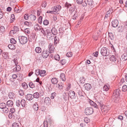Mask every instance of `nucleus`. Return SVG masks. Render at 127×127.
<instances>
[{"instance_id":"c9c22d12","label":"nucleus","mask_w":127,"mask_h":127,"mask_svg":"<svg viewBox=\"0 0 127 127\" xmlns=\"http://www.w3.org/2000/svg\"><path fill=\"white\" fill-rule=\"evenodd\" d=\"M30 16L31 20L32 21H34L36 19V16L34 15L31 14Z\"/></svg>"},{"instance_id":"603ef678","label":"nucleus","mask_w":127,"mask_h":127,"mask_svg":"<svg viewBox=\"0 0 127 127\" xmlns=\"http://www.w3.org/2000/svg\"><path fill=\"white\" fill-rule=\"evenodd\" d=\"M72 53L71 52H68L66 54V56L68 57H71L72 56Z\"/></svg>"},{"instance_id":"1a4fd4ad","label":"nucleus","mask_w":127,"mask_h":127,"mask_svg":"<svg viewBox=\"0 0 127 127\" xmlns=\"http://www.w3.org/2000/svg\"><path fill=\"white\" fill-rule=\"evenodd\" d=\"M61 6L60 5H57L52 8L54 12H58L61 10Z\"/></svg>"},{"instance_id":"a211bd4d","label":"nucleus","mask_w":127,"mask_h":127,"mask_svg":"<svg viewBox=\"0 0 127 127\" xmlns=\"http://www.w3.org/2000/svg\"><path fill=\"white\" fill-rule=\"evenodd\" d=\"M19 31V29L18 27L16 26H14L13 29V30L11 31V32H12V33L13 34L15 33L16 32H18Z\"/></svg>"},{"instance_id":"e433bc0d","label":"nucleus","mask_w":127,"mask_h":127,"mask_svg":"<svg viewBox=\"0 0 127 127\" xmlns=\"http://www.w3.org/2000/svg\"><path fill=\"white\" fill-rule=\"evenodd\" d=\"M8 47L10 49H14L15 48V46L13 44H9L8 45Z\"/></svg>"},{"instance_id":"39448f33","label":"nucleus","mask_w":127,"mask_h":127,"mask_svg":"<svg viewBox=\"0 0 127 127\" xmlns=\"http://www.w3.org/2000/svg\"><path fill=\"white\" fill-rule=\"evenodd\" d=\"M93 112V109L92 108H87L85 110V113L86 115H90Z\"/></svg>"},{"instance_id":"423d86ee","label":"nucleus","mask_w":127,"mask_h":127,"mask_svg":"<svg viewBox=\"0 0 127 127\" xmlns=\"http://www.w3.org/2000/svg\"><path fill=\"white\" fill-rule=\"evenodd\" d=\"M76 92L78 94L79 96H84L83 94L84 93L82 91V89L80 88H77L76 90Z\"/></svg>"},{"instance_id":"5701e85b","label":"nucleus","mask_w":127,"mask_h":127,"mask_svg":"<svg viewBox=\"0 0 127 127\" xmlns=\"http://www.w3.org/2000/svg\"><path fill=\"white\" fill-rule=\"evenodd\" d=\"M8 96L10 99H13L15 96V94L12 92H10L9 93Z\"/></svg>"},{"instance_id":"a18cd8bd","label":"nucleus","mask_w":127,"mask_h":127,"mask_svg":"<svg viewBox=\"0 0 127 127\" xmlns=\"http://www.w3.org/2000/svg\"><path fill=\"white\" fill-rule=\"evenodd\" d=\"M43 23L45 25H47L49 24V21L47 20H45L43 21Z\"/></svg>"},{"instance_id":"37998d69","label":"nucleus","mask_w":127,"mask_h":127,"mask_svg":"<svg viewBox=\"0 0 127 127\" xmlns=\"http://www.w3.org/2000/svg\"><path fill=\"white\" fill-rule=\"evenodd\" d=\"M29 86L30 88H33L35 87V86L34 84H33L32 82H30L29 84Z\"/></svg>"},{"instance_id":"72a5a7b5","label":"nucleus","mask_w":127,"mask_h":127,"mask_svg":"<svg viewBox=\"0 0 127 127\" xmlns=\"http://www.w3.org/2000/svg\"><path fill=\"white\" fill-rule=\"evenodd\" d=\"M109 59L111 61L113 62L115 61L116 60V58L113 55H112L110 57Z\"/></svg>"},{"instance_id":"a19ab883","label":"nucleus","mask_w":127,"mask_h":127,"mask_svg":"<svg viewBox=\"0 0 127 127\" xmlns=\"http://www.w3.org/2000/svg\"><path fill=\"white\" fill-rule=\"evenodd\" d=\"M85 79L83 77H81L80 79V82L81 83H85Z\"/></svg>"},{"instance_id":"69168bd1","label":"nucleus","mask_w":127,"mask_h":127,"mask_svg":"<svg viewBox=\"0 0 127 127\" xmlns=\"http://www.w3.org/2000/svg\"><path fill=\"white\" fill-rule=\"evenodd\" d=\"M29 16L28 14H26L24 15V18L26 20H27L29 18Z\"/></svg>"},{"instance_id":"79ce46f5","label":"nucleus","mask_w":127,"mask_h":127,"mask_svg":"<svg viewBox=\"0 0 127 127\" xmlns=\"http://www.w3.org/2000/svg\"><path fill=\"white\" fill-rule=\"evenodd\" d=\"M21 101L19 100H16V105L18 106L19 107L20 106L21 104Z\"/></svg>"},{"instance_id":"338daca9","label":"nucleus","mask_w":127,"mask_h":127,"mask_svg":"<svg viewBox=\"0 0 127 127\" xmlns=\"http://www.w3.org/2000/svg\"><path fill=\"white\" fill-rule=\"evenodd\" d=\"M24 32L26 33H27L28 34L30 33V32L29 31V29L27 28L24 30Z\"/></svg>"},{"instance_id":"cd10ccee","label":"nucleus","mask_w":127,"mask_h":127,"mask_svg":"<svg viewBox=\"0 0 127 127\" xmlns=\"http://www.w3.org/2000/svg\"><path fill=\"white\" fill-rule=\"evenodd\" d=\"M21 104L22 107H25L26 104V101L24 99H22L21 100Z\"/></svg>"},{"instance_id":"58836bf2","label":"nucleus","mask_w":127,"mask_h":127,"mask_svg":"<svg viewBox=\"0 0 127 127\" xmlns=\"http://www.w3.org/2000/svg\"><path fill=\"white\" fill-rule=\"evenodd\" d=\"M2 109L3 112L5 113H7L8 111V109L6 107H5L4 108H3Z\"/></svg>"},{"instance_id":"473e14b6","label":"nucleus","mask_w":127,"mask_h":127,"mask_svg":"<svg viewBox=\"0 0 127 127\" xmlns=\"http://www.w3.org/2000/svg\"><path fill=\"white\" fill-rule=\"evenodd\" d=\"M6 107V105L4 103H0V108L2 109Z\"/></svg>"},{"instance_id":"c85d7f7f","label":"nucleus","mask_w":127,"mask_h":127,"mask_svg":"<svg viewBox=\"0 0 127 127\" xmlns=\"http://www.w3.org/2000/svg\"><path fill=\"white\" fill-rule=\"evenodd\" d=\"M122 58L123 60H127V54L125 53L122 56Z\"/></svg>"},{"instance_id":"4468645a","label":"nucleus","mask_w":127,"mask_h":127,"mask_svg":"<svg viewBox=\"0 0 127 127\" xmlns=\"http://www.w3.org/2000/svg\"><path fill=\"white\" fill-rule=\"evenodd\" d=\"M84 87H85V89L87 90H89L91 88V85L88 83L85 84L84 86Z\"/></svg>"},{"instance_id":"393cba45","label":"nucleus","mask_w":127,"mask_h":127,"mask_svg":"<svg viewBox=\"0 0 127 127\" xmlns=\"http://www.w3.org/2000/svg\"><path fill=\"white\" fill-rule=\"evenodd\" d=\"M60 77L61 79H62L63 81H65L66 79L65 78V74L63 73H61L60 74Z\"/></svg>"},{"instance_id":"052dcab7","label":"nucleus","mask_w":127,"mask_h":127,"mask_svg":"<svg viewBox=\"0 0 127 127\" xmlns=\"http://www.w3.org/2000/svg\"><path fill=\"white\" fill-rule=\"evenodd\" d=\"M31 23L30 22H29L27 21H25L24 22V24L27 26H30Z\"/></svg>"},{"instance_id":"7c9ffc66","label":"nucleus","mask_w":127,"mask_h":127,"mask_svg":"<svg viewBox=\"0 0 127 127\" xmlns=\"http://www.w3.org/2000/svg\"><path fill=\"white\" fill-rule=\"evenodd\" d=\"M78 16V13L76 11L75 13L72 16V19L74 20H76Z\"/></svg>"},{"instance_id":"ea45409f","label":"nucleus","mask_w":127,"mask_h":127,"mask_svg":"<svg viewBox=\"0 0 127 127\" xmlns=\"http://www.w3.org/2000/svg\"><path fill=\"white\" fill-rule=\"evenodd\" d=\"M87 4L90 6H91L93 3V0H87Z\"/></svg>"},{"instance_id":"ddd939ff","label":"nucleus","mask_w":127,"mask_h":127,"mask_svg":"<svg viewBox=\"0 0 127 127\" xmlns=\"http://www.w3.org/2000/svg\"><path fill=\"white\" fill-rule=\"evenodd\" d=\"M68 95L71 98H74L75 97V93L74 91H69L68 93Z\"/></svg>"},{"instance_id":"2eb2a0df","label":"nucleus","mask_w":127,"mask_h":127,"mask_svg":"<svg viewBox=\"0 0 127 127\" xmlns=\"http://www.w3.org/2000/svg\"><path fill=\"white\" fill-rule=\"evenodd\" d=\"M26 98L27 100L30 101L33 98V97L32 95L28 94L26 96Z\"/></svg>"},{"instance_id":"c756f323","label":"nucleus","mask_w":127,"mask_h":127,"mask_svg":"<svg viewBox=\"0 0 127 127\" xmlns=\"http://www.w3.org/2000/svg\"><path fill=\"white\" fill-rule=\"evenodd\" d=\"M35 51L37 53H40L41 51V50L39 47H36L35 49Z\"/></svg>"},{"instance_id":"b1692460","label":"nucleus","mask_w":127,"mask_h":127,"mask_svg":"<svg viewBox=\"0 0 127 127\" xmlns=\"http://www.w3.org/2000/svg\"><path fill=\"white\" fill-rule=\"evenodd\" d=\"M51 31L53 35H56L57 33V31L55 28H53L52 29Z\"/></svg>"},{"instance_id":"49530a36","label":"nucleus","mask_w":127,"mask_h":127,"mask_svg":"<svg viewBox=\"0 0 127 127\" xmlns=\"http://www.w3.org/2000/svg\"><path fill=\"white\" fill-rule=\"evenodd\" d=\"M10 41L11 43H12L13 44H15L16 43V41L14 38H11L10 39Z\"/></svg>"},{"instance_id":"aec40b11","label":"nucleus","mask_w":127,"mask_h":127,"mask_svg":"<svg viewBox=\"0 0 127 127\" xmlns=\"http://www.w3.org/2000/svg\"><path fill=\"white\" fill-rule=\"evenodd\" d=\"M17 79L19 81H21L23 79V75L21 74H17Z\"/></svg>"},{"instance_id":"3c124183","label":"nucleus","mask_w":127,"mask_h":127,"mask_svg":"<svg viewBox=\"0 0 127 127\" xmlns=\"http://www.w3.org/2000/svg\"><path fill=\"white\" fill-rule=\"evenodd\" d=\"M40 70L39 69H38L35 70V74L36 75H38L40 74Z\"/></svg>"},{"instance_id":"f8f14e48","label":"nucleus","mask_w":127,"mask_h":127,"mask_svg":"<svg viewBox=\"0 0 127 127\" xmlns=\"http://www.w3.org/2000/svg\"><path fill=\"white\" fill-rule=\"evenodd\" d=\"M45 36H47V39L49 40L52 39L54 37L53 35L51 32L47 34H46Z\"/></svg>"},{"instance_id":"f03ea898","label":"nucleus","mask_w":127,"mask_h":127,"mask_svg":"<svg viewBox=\"0 0 127 127\" xmlns=\"http://www.w3.org/2000/svg\"><path fill=\"white\" fill-rule=\"evenodd\" d=\"M120 92V91L119 89H116L114 91L112 96V98L114 102H116L118 100V97L119 95Z\"/></svg>"},{"instance_id":"4d7b16f0","label":"nucleus","mask_w":127,"mask_h":127,"mask_svg":"<svg viewBox=\"0 0 127 127\" xmlns=\"http://www.w3.org/2000/svg\"><path fill=\"white\" fill-rule=\"evenodd\" d=\"M41 32L43 34V35L45 36L46 35V33L45 32V31L43 29L42 27L41 28Z\"/></svg>"},{"instance_id":"4be33fe9","label":"nucleus","mask_w":127,"mask_h":127,"mask_svg":"<svg viewBox=\"0 0 127 127\" xmlns=\"http://www.w3.org/2000/svg\"><path fill=\"white\" fill-rule=\"evenodd\" d=\"M13 102L11 100H9L6 102V105L8 107H12L13 105Z\"/></svg>"},{"instance_id":"2f4dec72","label":"nucleus","mask_w":127,"mask_h":127,"mask_svg":"<svg viewBox=\"0 0 127 127\" xmlns=\"http://www.w3.org/2000/svg\"><path fill=\"white\" fill-rule=\"evenodd\" d=\"M33 97H34L35 98H38L39 97V95L38 92H36L34 93L33 94Z\"/></svg>"},{"instance_id":"4c0bfd02","label":"nucleus","mask_w":127,"mask_h":127,"mask_svg":"<svg viewBox=\"0 0 127 127\" xmlns=\"http://www.w3.org/2000/svg\"><path fill=\"white\" fill-rule=\"evenodd\" d=\"M22 85L23 88L25 89H27L28 88L27 84L25 82L23 83Z\"/></svg>"},{"instance_id":"864d4df0","label":"nucleus","mask_w":127,"mask_h":127,"mask_svg":"<svg viewBox=\"0 0 127 127\" xmlns=\"http://www.w3.org/2000/svg\"><path fill=\"white\" fill-rule=\"evenodd\" d=\"M108 89L109 88L107 86L105 85L103 87V90L104 91H107Z\"/></svg>"},{"instance_id":"7ed1b4c3","label":"nucleus","mask_w":127,"mask_h":127,"mask_svg":"<svg viewBox=\"0 0 127 127\" xmlns=\"http://www.w3.org/2000/svg\"><path fill=\"white\" fill-rule=\"evenodd\" d=\"M19 42L22 44H25L28 41L27 37L24 36H20L18 37Z\"/></svg>"},{"instance_id":"e2e57ef3","label":"nucleus","mask_w":127,"mask_h":127,"mask_svg":"<svg viewBox=\"0 0 127 127\" xmlns=\"http://www.w3.org/2000/svg\"><path fill=\"white\" fill-rule=\"evenodd\" d=\"M109 37L111 39H112L114 38V35L112 33H109Z\"/></svg>"},{"instance_id":"09e8293b","label":"nucleus","mask_w":127,"mask_h":127,"mask_svg":"<svg viewBox=\"0 0 127 127\" xmlns=\"http://www.w3.org/2000/svg\"><path fill=\"white\" fill-rule=\"evenodd\" d=\"M42 17L41 16H40L39 17L38 21L39 23V24H41L42 23Z\"/></svg>"},{"instance_id":"bf43d9fd","label":"nucleus","mask_w":127,"mask_h":127,"mask_svg":"<svg viewBox=\"0 0 127 127\" xmlns=\"http://www.w3.org/2000/svg\"><path fill=\"white\" fill-rule=\"evenodd\" d=\"M13 127H19L18 124L17 123H14L12 124Z\"/></svg>"},{"instance_id":"8fccbe9b","label":"nucleus","mask_w":127,"mask_h":127,"mask_svg":"<svg viewBox=\"0 0 127 127\" xmlns=\"http://www.w3.org/2000/svg\"><path fill=\"white\" fill-rule=\"evenodd\" d=\"M127 90V86L126 85H124L122 87V91L125 92Z\"/></svg>"},{"instance_id":"13d9d810","label":"nucleus","mask_w":127,"mask_h":127,"mask_svg":"<svg viewBox=\"0 0 127 127\" xmlns=\"http://www.w3.org/2000/svg\"><path fill=\"white\" fill-rule=\"evenodd\" d=\"M84 120L85 122L86 123H89L90 121V119L87 118H85Z\"/></svg>"},{"instance_id":"a878e982","label":"nucleus","mask_w":127,"mask_h":127,"mask_svg":"<svg viewBox=\"0 0 127 127\" xmlns=\"http://www.w3.org/2000/svg\"><path fill=\"white\" fill-rule=\"evenodd\" d=\"M52 83L54 84H57L58 82V81L56 78H52L51 80Z\"/></svg>"},{"instance_id":"5fc2aeb1","label":"nucleus","mask_w":127,"mask_h":127,"mask_svg":"<svg viewBox=\"0 0 127 127\" xmlns=\"http://www.w3.org/2000/svg\"><path fill=\"white\" fill-rule=\"evenodd\" d=\"M2 56L5 59L7 58V57H8L7 53L5 52L3 53L2 54Z\"/></svg>"},{"instance_id":"f257e3e1","label":"nucleus","mask_w":127,"mask_h":127,"mask_svg":"<svg viewBox=\"0 0 127 127\" xmlns=\"http://www.w3.org/2000/svg\"><path fill=\"white\" fill-rule=\"evenodd\" d=\"M98 104L99 107L101 109L102 112L105 113H107L110 109V107L108 106H105L103 105L102 102L101 101L98 102Z\"/></svg>"},{"instance_id":"bb28decb","label":"nucleus","mask_w":127,"mask_h":127,"mask_svg":"<svg viewBox=\"0 0 127 127\" xmlns=\"http://www.w3.org/2000/svg\"><path fill=\"white\" fill-rule=\"evenodd\" d=\"M46 73L45 70H41L39 75L43 77L46 75Z\"/></svg>"},{"instance_id":"0e129e2a","label":"nucleus","mask_w":127,"mask_h":127,"mask_svg":"<svg viewBox=\"0 0 127 127\" xmlns=\"http://www.w3.org/2000/svg\"><path fill=\"white\" fill-rule=\"evenodd\" d=\"M3 16V13L2 12L0 9V19L2 18Z\"/></svg>"},{"instance_id":"774afa93","label":"nucleus","mask_w":127,"mask_h":127,"mask_svg":"<svg viewBox=\"0 0 127 127\" xmlns=\"http://www.w3.org/2000/svg\"><path fill=\"white\" fill-rule=\"evenodd\" d=\"M74 11V9L72 7L70 8L69 9V11L71 13H72V12H73Z\"/></svg>"},{"instance_id":"dca6fc26","label":"nucleus","mask_w":127,"mask_h":127,"mask_svg":"<svg viewBox=\"0 0 127 127\" xmlns=\"http://www.w3.org/2000/svg\"><path fill=\"white\" fill-rule=\"evenodd\" d=\"M54 45H52L51 43L49 44V52L50 53H52L54 52Z\"/></svg>"},{"instance_id":"412c9836","label":"nucleus","mask_w":127,"mask_h":127,"mask_svg":"<svg viewBox=\"0 0 127 127\" xmlns=\"http://www.w3.org/2000/svg\"><path fill=\"white\" fill-rule=\"evenodd\" d=\"M34 29L35 31H40L41 30V28L37 24H35L34 26Z\"/></svg>"},{"instance_id":"680f3d73","label":"nucleus","mask_w":127,"mask_h":127,"mask_svg":"<svg viewBox=\"0 0 127 127\" xmlns=\"http://www.w3.org/2000/svg\"><path fill=\"white\" fill-rule=\"evenodd\" d=\"M65 7L68 8L70 6H71V4L68 3L67 2L65 4Z\"/></svg>"},{"instance_id":"9d476101","label":"nucleus","mask_w":127,"mask_h":127,"mask_svg":"<svg viewBox=\"0 0 127 127\" xmlns=\"http://www.w3.org/2000/svg\"><path fill=\"white\" fill-rule=\"evenodd\" d=\"M118 24V22L117 19L113 20L112 22V25L114 27H116Z\"/></svg>"},{"instance_id":"20e7f679","label":"nucleus","mask_w":127,"mask_h":127,"mask_svg":"<svg viewBox=\"0 0 127 127\" xmlns=\"http://www.w3.org/2000/svg\"><path fill=\"white\" fill-rule=\"evenodd\" d=\"M107 49L106 47H103L101 50L100 53L103 56H106L108 55L109 53H107Z\"/></svg>"},{"instance_id":"6ab92c4d","label":"nucleus","mask_w":127,"mask_h":127,"mask_svg":"<svg viewBox=\"0 0 127 127\" xmlns=\"http://www.w3.org/2000/svg\"><path fill=\"white\" fill-rule=\"evenodd\" d=\"M113 10L112 9H109V11H107L106 14L104 18H107L110 15V13L112 12Z\"/></svg>"},{"instance_id":"9b49d317","label":"nucleus","mask_w":127,"mask_h":127,"mask_svg":"<svg viewBox=\"0 0 127 127\" xmlns=\"http://www.w3.org/2000/svg\"><path fill=\"white\" fill-rule=\"evenodd\" d=\"M50 99L48 97H46L45 98L44 102L45 104L48 105L50 104Z\"/></svg>"},{"instance_id":"c03bdc74","label":"nucleus","mask_w":127,"mask_h":127,"mask_svg":"<svg viewBox=\"0 0 127 127\" xmlns=\"http://www.w3.org/2000/svg\"><path fill=\"white\" fill-rule=\"evenodd\" d=\"M55 59L57 60H59L60 59V57L58 54L55 55L54 57Z\"/></svg>"},{"instance_id":"de8ad7c7","label":"nucleus","mask_w":127,"mask_h":127,"mask_svg":"<svg viewBox=\"0 0 127 127\" xmlns=\"http://www.w3.org/2000/svg\"><path fill=\"white\" fill-rule=\"evenodd\" d=\"M66 63V61L65 59H64L61 60L60 61L62 65H64Z\"/></svg>"},{"instance_id":"f704fd0d","label":"nucleus","mask_w":127,"mask_h":127,"mask_svg":"<svg viewBox=\"0 0 127 127\" xmlns=\"http://www.w3.org/2000/svg\"><path fill=\"white\" fill-rule=\"evenodd\" d=\"M19 94L20 96H23L24 94V92L22 90H20L18 91Z\"/></svg>"},{"instance_id":"0eeeda50","label":"nucleus","mask_w":127,"mask_h":127,"mask_svg":"<svg viewBox=\"0 0 127 127\" xmlns=\"http://www.w3.org/2000/svg\"><path fill=\"white\" fill-rule=\"evenodd\" d=\"M17 59L15 60L14 59V63L15 64H16L15 67H14L13 68V71L15 72H18L19 71L21 67L19 65H17V64H18V63H17L16 62V60Z\"/></svg>"},{"instance_id":"6e6552de","label":"nucleus","mask_w":127,"mask_h":127,"mask_svg":"<svg viewBox=\"0 0 127 127\" xmlns=\"http://www.w3.org/2000/svg\"><path fill=\"white\" fill-rule=\"evenodd\" d=\"M49 52L47 51L44 50L42 53V55L43 58H46L49 56Z\"/></svg>"},{"instance_id":"6e6d98bb","label":"nucleus","mask_w":127,"mask_h":127,"mask_svg":"<svg viewBox=\"0 0 127 127\" xmlns=\"http://www.w3.org/2000/svg\"><path fill=\"white\" fill-rule=\"evenodd\" d=\"M56 95V93H52L51 94V98L52 99H53L54 98V96H55Z\"/></svg>"},{"instance_id":"f3484780","label":"nucleus","mask_w":127,"mask_h":127,"mask_svg":"<svg viewBox=\"0 0 127 127\" xmlns=\"http://www.w3.org/2000/svg\"><path fill=\"white\" fill-rule=\"evenodd\" d=\"M32 107L34 110L36 112L38 109L39 107L38 106L36 102H35L34 103L33 106Z\"/></svg>"}]
</instances>
